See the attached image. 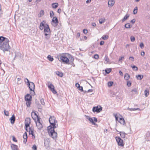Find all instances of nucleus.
I'll return each instance as SVG.
<instances>
[{"mask_svg": "<svg viewBox=\"0 0 150 150\" xmlns=\"http://www.w3.org/2000/svg\"><path fill=\"white\" fill-rule=\"evenodd\" d=\"M25 82H27L28 83V84L30 83V82H29V80L27 78H26L25 79Z\"/></svg>", "mask_w": 150, "mask_h": 150, "instance_id": "obj_57", "label": "nucleus"}, {"mask_svg": "<svg viewBox=\"0 0 150 150\" xmlns=\"http://www.w3.org/2000/svg\"><path fill=\"white\" fill-rule=\"evenodd\" d=\"M45 38L46 40H48L50 37V34H47L46 33L45 34Z\"/></svg>", "mask_w": 150, "mask_h": 150, "instance_id": "obj_24", "label": "nucleus"}, {"mask_svg": "<svg viewBox=\"0 0 150 150\" xmlns=\"http://www.w3.org/2000/svg\"><path fill=\"white\" fill-rule=\"evenodd\" d=\"M7 39L6 38H5L3 36L0 37V43L1 44H2V42H5V39Z\"/></svg>", "mask_w": 150, "mask_h": 150, "instance_id": "obj_21", "label": "nucleus"}, {"mask_svg": "<svg viewBox=\"0 0 150 150\" xmlns=\"http://www.w3.org/2000/svg\"><path fill=\"white\" fill-rule=\"evenodd\" d=\"M143 77V75H138L136 76V78L138 80H141Z\"/></svg>", "mask_w": 150, "mask_h": 150, "instance_id": "obj_29", "label": "nucleus"}, {"mask_svg": "<svg viewBox=\"0 0 150 150\" xmlns=\"http://www.w3.org/2000/svg\"><path fill=\"white\" fill-rule=\"evenodd\" d=\"M44 145L45 148L47 149H50V142L49 139H47L44 140Z\"/></svg>", "mask_w": 150, "mask_h": 150, "instance_id": "obj_11", "label": "nucleus"}, {"mask_svg": "<svg viewBox=\"0 0 150 150\" xmlns=\"http://www.w3.org/2000/svg\"><path fill=\"white\" fill-rule=\"evenodd\" d=\"M23 137L24 139V140H23V142L25 143L27 142V139L28 137L27 133L26 132H25V133L24 134Z\"/></svg>", "mask_w": 150, "mask_h": 150, "instance_id": "obj_18", "label": "nucleus"}, {"mask_svg": "<svg viewBox=\"0 0 150 150\" xmlns=\"http://www.w3.org/2000/svg\"><path fill=\"white\" fill-rule=\"evenodd\" d=\"M58 4L57 3H53L52 4V7L54 8H57L58 6Z\"/></svg>", "mask_w": 150, "mask_h": 150, "instance_id": "obj_34", "label": "nucleus"}, {"mask_svg": "<svg viewBox=\"0 0 150 150\" xmlns=\"http://www.w3.org/2000/svg\"><path fill=\"white\" fill-rule=\"evenodd\" d=\"M105 60L108 62H109V59L108 58V56L106 55L105 57Z\"/></svg>", "mask_w": 150, "mask_h": 150, "instance_id": "obj_42", "label": "nucleus"}, {"mask_svg": "<svg viewBox=\"0 0 150 150\" xmlns=\"http://www.w3.org/2000/svg\"><path fill=\"white\" fill-rule=\"evenodd\" d=\"M46 27V26H40V29L41 30H43L44 28H45V27Z\"/></svg>", "mask_w": 150, "mask_h": 150, "instance_id": "obj_60", "label": "nucleus"}, {"mask_svg": "<svg viewBox=\"0 0 150 150\" xmlns=\"http://www.w3.org/2000/svg\"><path fill=\"white\" fill-rule=\"evenodd\" d=\"M27 85L28 86L30 91H33V92L35 93L34 89H35V84L34 83L32 82H30V83L27 84Z\"/></svg>", "mask_w": 150, "mask_h": 150, "instance_id": "obj_12", "label": "nucleus"}, {"mask_svg": "<svg viewBox=\"0 0 150 150\" xmlns=\"http://www.w3.org/2000/svg\"><path fill=\"white\" fill-rule=\"evenodd\" d=\"M102 108L101 106H97L94 107L93 108L92 111L94 112H96L97 113H98L102 110Z\"/></svg>", "mask_w": 150, "mask_h": 150, "instance_id": "obj_9", "label": "nucleus"}, {"mask_svg": "<svg viewBox=\"0 0 150 150\" xmlns=\"http://www.w3.org/2000/svg\"><path fill=\"white\" fill-rule=\"evenodd\" d=\"M86 118L88 119L90 122H91L92 124L94 125H96L97 124L95 123L97 122L98 120L97 118L96 117H93L91 118L89 117L88 116L85 115Z\"/></svg>", "mask_w": 150, "mask_h": 150, "instance_id": "obj_5", "label": "nucleus"}, {"mask_svg": "<svg viewBox=\"0 0 150 150\" xmlns=\"http://www.w3.org/2000/svg\"><path fill=\"white\" fill-rule=\"evenodd\" d=\"M4 114L7 116H8L9 115V113L8 111H6V110H4Z\"/></svg>", "mask_w": 150, "mask_h": 150, "instance_id": "obj_46", "label": "nucleus"}, {"mask_svg": "<svg viewBox=\"0 0 150 150\" xmlns=\"http://www.w3.org/2000/svg\"><path fill=\"white\" fill-rule=\"evenodd\" d=\"M44 12L43 10H41L40 12V17L42 15H44Z\"/></svg>", "mask_w": 150, "mask_h": 150, "instance_id": "obj_41", "label": "nucleus"}, {"mask_svg": "<svg viewBox=\"0 0 150 150\" xmlns=\"http://www.w3.org/2000/svg\"><path fill=\"white\" fill-rule=\"evenodd\" d=\"M40 101L41 103V104L42 105H45V103L44 102V99L43 98H42V99H41Z\"/></svg>", "mask_w": 150, "mask_h": 150, "instance_id": "obj_45", "label": "nucleus"}, {"mask_svg": "<svg viewBox=\"0 0 150 150\" xmlns=\"http://www.w3.org/2000/svg\"><path fill=\"white\" fill-rule=\"evenodd\" d=\"M10 120L11 121V123L12 124H13L15 121V117L14 114H13L12 115L10 118Z\"/></svg>", "mask_w": 150, "mask_h": 150, "instance_id": "obj_17", "label": "nucleus"}, {"mask_svg": "<svg viewBox=\"0 0 150 150\" xmlns=\"http://www.w3.org/2000/svg\"><path fill=\"white\" fill-rule=\"evenodd\" d=\"M130 40L132 42H133L135 40V38L134 36H131L130 37Z\"/></svg>", "mask_w": 150, "mask_h": 150, "instance_id": "obj_44", "label": "nucleus"}, {"mask_svg": "<svg viewBox=\"0 0 150 150\" xmlns=\"http://www.w3.org/2000/svg\"><path fill=\"white\" fill-rule=\"evenodd\" d=\"M13 140L14 142H17V140L14 136H13Z\"/></svg>", "mask_w": 150, "mask_h": 150, "instance_id": "obj_56", "label": "nucleus"}, {"mask_svg": "<svg viewBox=\"0 0 150 150\" xmlns=\"http://www.w3.org/2000/svg\"><path fill=\"white\" fill-rule=\"evenodd\" d=\"M129 14H126L122 20V22H124L129 17Z\"/></svg>", "mask_w": 150, "mask_h": 150, "instance_id": "obj_23", "label": "nucleus"}, {"mask_svg": "<svg viewBox=\"0 0 150 150\" xmlns=\"http://www.w3.org/2000/svg\"><path fill=\"white\" fill-rule=\"evenodd\" d=\"M3 13L2 11L1 10V4H0V15H1Z\"/></svg>", "mask_w": 150, "mask_h": 150, "instance_id": "obj_61", "label": "nucleus"}, {"mask_svg": "<svg viewBox=\"0 0 150 150\" xmlns=\"http://www.w3.org/2000/svg\"><path fill=\"white\" fill-rule=\"evenodd\" d=\"M125 27L126 28H129L131 27L129 23H126L125 25Z\"/></svg>", "mask_w": 150, "mask_h": 150, "instance_id": "obj_38", "label": "nucleus"}, {"mask_svg": "<svg viewBox=\"0 0 150 150\" xmlns=\"http://www.w3.org/2000/svg\"><path fill=\"white\" fill-rule=\"evenodd\" d=\"M149 91L148 89H146L144 91L145 95L146 97H147L149 95Z\"/></svg>", "mask_w": 150, "mask_h": 150, "instance_id": "obj_35", "label": "nucleus"}, {"mask_svg": "<svg viewBox=\"0 0 150 150\" xmlns=\"http://www.w3.org/2000/svg\"><path fill=\"white\" fill-rule=\"evenodd\" d=\"M115 139L119 146H124L123 140L119 137H116Z\"/></svg>", "mask_w": 150, "mask_h": 150, "instance_id": "obj_7", "label": "nucleus"}, {"mask_svg": "<svg viewBox=\"0 0 150 150\" xmlns=\"http://www.w3.org/2000/svg\"><path fill=\"white\" fill-rule=\"evenodd\" d=\"M31 116L32 118L35 121L37 119V121H40V118L39 117H36L35 116H33V113H31Z\"/></svg>", "mask_w": 150, "mask_h": 150, "instance_id": "obj_22", "label": "nucleus"}, {"mask_svg": "<svg viewBox=\"0 0 150 150\" xmlns=\"http://www.w3.org/2000/svg\"><path fill=\"white\" fill-rule=\"evenodd\" d=\"M115 2L113 0H109L108 1V6L109 7H112L115 4Z\"/></svg>", "mask_w": 150, "mask_h": 150, "instance_id": "obj_14", "label": "nucleus"}, {"mask_svg": "<svg viewBox=\"0 0 150 150\" xmlns=\"http://www.w3.org/2000/svg\"><path fill=\"white\" fill-rule=\"evenodd\" d=\"M47 59L51 62H52L54 60V59L53 57H51V56L50 55L47 56Z\"/></svg>", "mask_w": 150, "mask_h": 150, "instance_id": "obj_31", "label": "nucleus"}, {"mask_svg": "<svg viewBox=\"0 0 150 150\" xmlns=\"http://www.w3.org/2000/svg\"><path fill=\"white\" fill-rule=\"evenodd\" d=\"M111 69L110 68L107 69H105V71L107 74H109L111 72Z\"/></svg>", "mask_w": 150, "mask_h": 150, "instance_id": "obj_39", "label": "nucleus"}, {"mask_svg": "<svg viewBox=\"0 0 150 150\" xmlns=\"http://www.w3.org/2000/svg\"><path fill=\"white\" fill-rule=\"evenodd\" d=\"M31 99L32 96L29 94H27L25 97V101H31Z\"/></svg>", "mask_w": 150, "mask_h": 150, "instance_id": "obj_16", "label": "nucleus"}, {"mask_svg": "<svg viewBox=\"0 0 150 150\" xmlns=\"http://www.w3.org/2000/svg\"><path fill=\"white\" fill-rule=\"evenodd\" d=\"M32 149L34 150H36L37 149L36 146L35 145H34L32 147Z\"/></svg>", "mask_w": 150, "mask_h": 150, "instance_id": "obj_54", "label": "nucleus"}, {"mask_svg": "<svg viewBox=\"0 0 150 150\" xmlns=\"http://www.w3.org/2000/svg\"><path fill=\"white\" fill-rule=\"evenodd\" d=\"M137 7L136 6L135 7L133 10V14H136L137 12Z\"/></svg>", "mask_w": 150, "mask_h": 150, "instance_id": "obj_37", "label": "nucleus"}, {"mask_svg": "<svg viewBox=\"0 0 150 150\" xmlns=\"http://www.w3.org/2000/svg\"><path fill=\"white\" fill-rule=\"evenodd\" d=\"M129 59L133 62L134 60V58L133 57H129Z\"/></svg>", "mask_w": 150, "mask_h": 150, "instance_id": "obj_55", "label": "nucleus"}, {"mask_svg": "<svg viewBox=\"0 0 150 150\" xmlns=\"http://www.w3.org/2000/svg\"><path fill=\"white\" fill-rule=\"evenodd\" d=\"M35 103L37 105V107L39 109H41L42 107L40 104H37V102H35Z\"/></svg>", "mask_w": 150, "mask_h": 150, "instance_id": "obj_40", "label": "nucleus"}, {"mask_svg": "<svg viewBox=\"0 0 150 150\" xmlns=\"http://www.w3.org/2000/svg\"><path fill=\"white\" fill-rule=\"evenodd\" d=\"M118 122L124 125L125 124V121L123 117H120Z\"/></svg>", "mask_w": 150, "mask_h": 150, "instance_id": "obj_20", "label": "nucleus"}, {"mask_svg": "<svg viewBox=\"0 0 150 150\" xmlns=\"http://www.w3.org/2000/svg\"><path fill=\"white\" fill-rule=\"evenodd\" d=\"M54 129L50 127H47L48 132L49 135L53 139H55L57 137V134L54 130Z\"/></svg>", "mask_w": 150, "mask_h": 150, "instance_id": "obj_4", "label": "nucleus"}, {"mask_svg": "<svg viewBox=\"0 0 150 150\" xmlns=\"http://www.w3.org/2000/svg\"><path fill=\"white\" fill-rule=\"evenodd\" d=\"M136 20L135 19H133L130 22L132 23L133 24H134Z\"/></svg>", "mask_w": 150, "mask_h": 150, "instance_id": "obj_59", "label": "nucleus"}, {"mask_svg": "<svg viewBox=\"0 0 150 150\" xmlns=\"http://www.w3.org/2000/svg\"><path fill=\"white\" fill-rule=\"evenodd\" d=\"M29 131H28V132H29V134H31L32 135L33 138H35V136H34V134L33 133V130L32 129H31L30 127L29 128Z\"/></svg>", "mask_w": 150, "mask_h": 150, "instance_id": "obj_19", "label": "nucleus"}, {"mask_svg": "<svg viewBox=\"0 0 150 150\" xmlns=\"http://www.w3.org/2000/svg\"><path fill=\"white\" fill-rule=\"evenodd\" d=\"M30 118H26L25 121V127L26 130L28 132V127H29L30 124Z\"/></svg>", "mask_w": 150, "mask_h": 150, "instance_id": "obj_8", "label": "nucleus"}, {"mask_svg": "<svg viewBox=\"0 0 150 150\" xmlns=\"http://www.w3.org/2000/svg\"><path fill=\"white\" fill-rule=\"evenodd\" d=\"M130 78V76L129 75L127 74L126 73L125 74L124 76V79L126 80H128Z\"/></svg>", "mask_w": 150, "mask_h": 150, "instance_id": "obj_26", "label": "nucleus"}, {"mask_svg": "<svg viewBox=\"0 0 150 150\" xmlns=\"http://www.w3.org/2000/svg\"><path fill=\"white\" fill-rule=\"evenodd\" d=\"M32 113H33V116H35L36 117H39L38 115L35 112H32Z\"/></svg>", "mask_w": 150, "mask_h": 150, "instance_id": "obj_58", "label": "nucleus"}, {"mask_svg": "<svg viewBox=\"0 0 150 150\" xmlns=\"http://www.w3.org/2000/svg\"><path fill=\"white\" fill-rule=\"evenodd\" d=\"M113 83V82L112 81H109L108 82V86H111Z\"/></svg>", "mask_w": 150, "mask_h": 150, "instance_id": "obj_43", "label": "nucleus"}, {"mask_svg": "<svg viewBox=\"0 0 150 150\" xmlns=\"http://www.w3.org/2000/svg\"><path fill=\"white\" fill-rule=\"evenodd\" d=\"M58 23V21L56 17H54L53 18L52 21V24L54 27L56 26Z\"/></svg>", "mask_w": 150, "mask_h": 150, "instance_id": "obj_10", "label": "nucleus"}, {"mask_svg": "<svg viewBox=\"0 0 150 150\" xmlns=\"http://www.w3.org/2000/svg\"><path fill=\"white\" fill-rule=\"evenodd\" d=\"M9 40L8 39H5V42H3L2 44L0 43V49L5 52V51H8L10 48L8 42Z\"/></svg>", "mask_w": 150, "mask_h": 150, "instance_id": "obj_2", "label": "nucleus"}, {"mask_svg": "<svg viewBox=\"0 0 150 150\" xmlns=\"http://www.w3.org/2000/svg\"><path fill=\"white\" fill-rule=\"evenodd\" d=\"M131 82H130V81H127V86H128V87H130L131 86Z\"/></svg>", "mask_w": 150, "mask_h": 150, "instance_id": "obj_49", "label": "nucleus"}, {"mask_svg": "<svg viewBox=\"0 0 150 150\" xmlns=\"http://www.w3.org/2000/svg\"><path fill=\"white\" fill-rule=\"evenodd\" d=\"M108 38V36L107 35H103L102 37V39L104 40H107Z\"/></svg>", "mask_w": 150, "mask_h": 150, "instance_id": "obj_36", "label": "nucleus"}, {"mask_svg": "<svg viewBox=\"0 0 150 150\" xmlns=\"http://www.w3.org/2000/svg\"><path fill=\"white\" fill-rule=\"evenodd\" d=\"M55 73L57 75L60 77H62L63 75L62 72H60L59 71L56 72Z\"/></svg>", "mask_w": 150, "mask_h": 150, "instance_id": "obj_25", "label": "nucleus"}, {"mask_svg": "<svg viewBox=\"0 0 150 150\" xmlns=\"http://www.w3.org/2000/svg\"><path fill=\"white\" fill-rule=\"evenodd\" d=\"M57 58L60 61H62L66 64L72 65L73 67L75 66L73 63L74 58L71 56L69 57L70 60L63 54H58L57 56Z\"/></svg>", "mask_w": 150, "mask_h": 150, "instance_id": "obj_1", "label": "nucleus"}, {"mask_svg": "<svg viewBox=\"0 0 150 150\" xmlns=\"http://www.w3.org/2000/svg\"><path fill=\"white\" fill-rule=\"evenodd\" d=\"M83 32L84 33L86 34L87 33V30L86 29H83Z\"/></svg>", "mask_w": 150, "mask_h": 150, "instance_id": "obj_62", "label": "nucleus"}, {"mask_svg": "<svg viewBox=\"0 0 150 150\" xmlns=\"http://www.w3.org/2000/svg\"><path fill=\"white\" fill-rule=\"evenodd\" d=\"M141 55L142 56H144L145 55V52L144 51L142 52L141 53Z\"/></svg>", "mask_w": 150, "mask_h": 150, "instance_id": "obj_64", "label": "nucleus"}, {"mask_svg": "<svg viewBox=\"0 0 150 150\" xmlns=\"http://www.w3.org/2000/svg\"><path fill=\"white\" fill-rule=\"evenodd\" d=\"M81 91H84L83 89V87L82 86H80L78 88Z\"/></svg>", "mask_w": 150, "mask_h": 150, "instance_id": "obj_51", "label": "nucleus"}, {"mask_svg": "<svg viewBox=\"0 0 150 150\" xmlns=\"http://www.w3.org/2000/svg\"><path fill=\"white\" fill-rule=\"evenodd\" d=\"M45 22L44 21H42L40 23V26H45L44 25V24L45 23Z\"/></svg>", "mask_w": 150, "mask_h": 150, "instance_id": "obj_48", "label": "nucleus"}, {"mask_svg": "<svg viewBox=\"0 0 150 150\" xmlns=\"http://www.w3.org/2000/svg\"><path fill=\"white\" fill-rule=\"evenodd\" d=\"M94 58L96 59H97L99 58V55L97 54H95L94 55Z\"/></svg>", "mask_w": 150, "mask_h": 150, "instance_id": "obj_52", "label": "nucleus"}, {"mask_svg": "<svg viewBox=\"0 0 150 150\" xmlns=\"http://www.w3.org/2000/svg\"><path fill=\"white\" fill-rule=\"evenodd\" d=\"M54 14V12L53 11H51L50 12V15L51 17H52Z\"/></svg>", "mask_w": 150, "mask_h": 150, "instance_id": "obj_47", "label": "nucleus"}, {"mask_svg": "<svg viewBox=\"0 0 150 150\" xmlns=\"http://www.w3.org/2000/svg\"><path fill=\"white\" fill-rule=\"evenodd\" d=\"M127 110H128L129 111H132L136 110H140V109L139 108H127Z\"/></svg>", "mask_w": 150, "mask_h": 150, "instance_id": "obj_30", "label": "nucleus"}, {"mask_svg": "<svg viewBox=\"0 0 150 150\" xmlns=\"http://www.w3.org/2000/svg\"><path fill=\"white\" fill-rule=\"evenodd\" d=\"M132 67L134 70L137 71L138 70L137 67L135 65L133 66Z\"/></svg>", "mask_w": 150, "mask_h": 150, "instance_id": "obj_50", "label": "nucleus"}, {"mask_svg": "<svg viewBox=\"0 0 150 150\" xmlns=\"http://www.w3.org/2000/svg\"><path fill=\"white\" fill-rule=\"evenodd\" d=\"M140 47L141 49H142L144 47V45L143 42H141L140 44Z\"/></svg>", "mask_w": 150, "mask_h": 150, "instance_id": "obj_53", "label": "nucleus"}, {"mask_svg": "<svg viewBox=\"0 0 150 150\" xmlns=\"http://www.w3.org/2000/svg\"><path fill=\"white\" fill-rule=\"evenodd\" d=\"M26 104L27 107L28 108L30 106V105L31 103V101H26Z\"/></svg>", "mask_w": 150, "mask_h": 150, "instance_id": "obj_33", "label": "nucleus"}, {"mask_svg": "<svg viewBox=\"0 0 150 150\" xmlns=\"http://www.w3.org/2000/svg\"><path fill=\"white\" fill-rule=\"evenodd\" d=\"M49 121L50 125L48 127H50L51 128H55L58 127L57 122L56 120L55 117H54L51 116L49 118Z\"/></svg>", "mask_w": 150, "mask_h": 150, "instance_id": "obj_3", "label": "nucleus"}, {"mask_svg": "<svg viewBox=\"0 0 150 150\" xmlns=\"http://www.w3.org/2000/svg\"><path fill=\"white\" fill-rule=\"evenodd\" d=\"M120 135L122 138H125V136L126 134L125 132H120Z\"/></svg>", "mask_w": 150, "mask_h": 150, "instance_id": "obj_28", "label": "nucleus"}, {"mask_svg": "<svg viewBox=\"0 0 150 150\" xmlns=\"http://www.w3.org/2000/svg\"><path fill=\"white\" fill-rule=\"evenodd\" d=\"M105 21V19L104 18H102L99 19V21L100 24L103 23Z\"/></svg>", "mask_w": 150, "mask_h": 150, "instance_id": "obj_27", "label": "nucleus"}, {"mask_svg": "<svg viewBox=\"0 0 150 150\" xmlns=\"http://www.w3.org/2000/svg\"><path fill=\"white\" fill-rule=\"evenodd\" d=\"M38 125L37 124V126L38 127V128L39 129H41L42 127V124L40 123L39 121H38Z\"/></svg>", "mask_w": 150, "mask_h": 150, "instance_id": "obj_32", "label": "nucleus"}, {"mask_svg": "<svg viewBox=\"0 0 150 150\" xmlns=\"http://www.w3.org/2000/svg\"><path fill=\"white\" fill-rule=\"evenodd\" d=\"M11 147L12 150H18V146L14 144H11Z\"/></svg>", "mask_w": 150, "mask_h": 150, "instance_id": "obj_15", "label": "nucleus"}, {"mask_svg": "<svg viewBox=\"0 0 150 150\" xmlns=\"http://www.w3.org/2000/svg\"><path fill=\"white\" fill-rule=\"evenodd\" d=\"M48 83L49 84L48 87V88L51 90V91L54 94H55L57 93V91L54 89V87L53 84L51 83L50 82H48Z\"/></svg>", "mask_w": 150, "mask_h": 150, "instance_id": "obj_6", "label": "nucleus"}, {"mask_svg": "<svg viewBox=\"0 0 150 150\" xmlns=\"http://www.w3.org/2000/svg\"><path fill=\"white\" fill-rule=\"evenodd\" d=\"M44 34L46 33L47 34H50V29L49 28L48 25L46 24V27H45L44 30Z\"/></svg>", "mask_w": 150, "mask_h": 150, "instance_id": "obj_13", "label": "nucleus"}, {"mask_svg": "<svg viewBox=\"0 0 150 150\" xmlns=\"http://www.w3.org/2000/svg\"><path fill=\"white\" fill-rule=\"evenodd\" d=\"M104 41H102L100 42V45H102L104 44Z\"/></svg>", "mask_w": 150, "mask_h": 150, "instance_id": "obj_63", "label": "nucleus"}]
</instances>
